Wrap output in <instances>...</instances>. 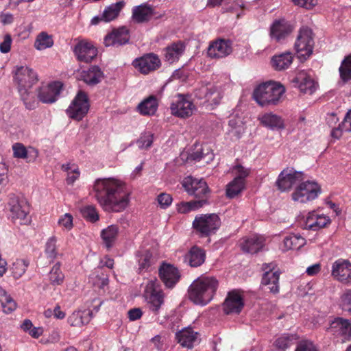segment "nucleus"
Returning <instances> with one entry per match:
<instances>
[{
	"label": "nucleus",
	"instance_id": "1",
	"mask_svg": "<svg viewBox=\"0 0 351 351\" xmlns=\"http://www.w3.org/2000/svg\"><path fill=\"white\" fill-rule=\"evenodd\" d=\"M94 196L106 212H121L130 203V191L121 180L99 178L93 184Z\"/></svg>",
	"mask_w": 351,
	"mask_h": 351
},
{
	"label": "nucleus",
	"instance_id": "2",
	"mask_svg": "<svg viewBox=\"0 0 351 351\" xmlns=\"http://www.w3.org/2000/svg\"><path fill=\"white\" fill-rule=\"evenodd\" d=\"M219 287L218 280L212 276H201L189 288V298L195 304L205 306L213 298Z\"/></svg>",
	"mask_w": 351,
	"mask_h": 351
},
{
	"label": "nucleus",
	"instance_id": "3",
	"mask_svg": "<svg viewBox=\"0 0 351 351\" xmlns=\"http://www.w3.org/2000/svg\"><path fill=\"white\" fill-rule=\"evenodd\" d=\"M285 92L280 83L267 82L258 85L253 92V98L261 106L277 105Z\"/></svg>",
	"mask_w": 351,
	"mask_h": 351
},
{
	"label": "nucleus",
	"instance_id": "4",
	"mask_svg": "<svg viewBox=\"0 0 351 351\" xmlns=\"http://www.w3.org/2000/svg\"><path fill=\"white\" fill-rule=\"evenodd\" d=\"M10 216L12 221L19 224H27L30 223L31 218L29 215L30 208L27 201L14 194L9 195L8 202Z\"/></svg>",
	"mask_w": 351,
	"mask_h": 351
},
{
	"label": "nucleus",
	"instance_id": "5",
	"mask_svg": "<svg viewBox=\"0 0 351 351\" xmlns=\"http://www.w3.org/2000/svg\"><path fill=\"white\" fill-rule=\"evenodd\" d=\"M221 226V220L216 214L197 215L193 221V228L202 237L215 234Z\"/></svg>",
	"mask_w": 351,
	"mask_h": 351
},
{
	"label": "nucleus",
	"instance_id": "6",
	"mask_svg": "<svg viewBox=\"0 0 351 351\" xmlns=\"http://www.w3.org/2000/svg\"><path fill=\"white\" fill-rule=\"evenodd\" d=\"M158 281L157 279L150 280L147 282L144 291L147 301V306L149 311L156 317L159 314L162 305L164 304V293L158 289Z\"/></svg>",
	"mask_w": 351,
	"mask_h": 351
},
{
	"label": "nucleus",
	"instance_id": "7",
	"mask_svg": "<svg viewBox=\"0 0 351 351\" xmlns=\"http://www.w3.org/2000/svg\"><path fill=\"white\" fill-rule=\"evenodd\" d=\"M14 73V82L17 85L19 93L24 94L25 90H30L38 81L36 73L28 66H16Z\"/></svg>",
	"mask_w": 351,
	"mask_h": 351
},
{
	"label": "nucleus",
	"instance_id": "8",
	"mask_svg": "<svg viewBox=\"0 0 351 351\" xmlns=\"http://www.w3.org/2000/svg\"><path fill=\"white\" fill-rule=\"evenodd\" d=\"M321 193L319 184L314 181L300 183L292 193V199L300 203H306L316 199Z\"/></svg>",
	"mask_w": 351,
	"mask_h": 351
},
{
	"label": "nucleus",
	"instance_id": "9",
	"mask_svg": "<svg viewBox=\"0 0 351 351\" xmlns=\"http://www.w3.org/2000/svg\"><path fill=\"white\" fill-rule=\"evenodd\" d=\"M313 46L314 40L311 29L306 27L300 28L294 45L299 57L304 59L309 57L313 52Z\"/></svg>",
	"mask_w": 351,
	"mask_h": 351
},
{
	"label": "nucleus",
	"instance_id": "10",
	"mask_svg": "<svg viewBox=\"0 0 351 351\" xmlns=\"http://www.w3.org/2000/svg\"><path fill=\"white\" fill-rule=\"evenodd\" d=\"M182 186L190 195L199 199H206L207 202L210 190L207 183L203 179H197L191 176L186 177L182 182Z\"/></svg>",
	"mask_w": 351,
	"mask_h": 351
},
{
	"label": "nucleus",
	"instance_id": "11",
	"mask_svg": "<svg viewBox=\"0 0 351 351\" xmlns=\"http://www.w3.org/2000/svg\"><path fill=\"white\" fill-rule=\"evenodd\" d=\"M89 108L87 95L83 91H79L67 108L66 114L70 118L80 121L87 114Z\"/></svg>",
	"mask_w": 351,
	"mask_h": 351
},
{
	"label": "nucleus",
	"instance_id": "12",
	"mask_svg": "<svg viewBox=\"0 0 351 351\" xmlns=\"http://www.w3.org/2000/svg\"><path fill=\"white\" fill-rule=\"evenodd\" d=\"M73 52L78 61L90 63L96 58L98 51L91 41L82 39L77 40Z\"/></svg>",
	"mask_w": 351,
	"mask_h": 351
},
{
	"label": "nucleus",
	"instance_id": "13",
	"mask_svg": "<svg viewBox=\"0 0 351 351\" xmlns=\"http://www.w3.org/2000/svg\"><path fill=\"white\" fill-rule=\"evenodd\" d=\"M170 109L173 115L185 119L193 114L195 106L188 97L178 94L171 104Z\"/></svg>",
	"mask_w": 351,
	"mask_h": 351
},
{
	"label": "nucleus",
	"instance_id": "14",
	"mask_svg": "<svg viewBox=\"0 0 351 351\" xmlns=\"http://www.w3.org/2000/svg\"><path fill=\"white\" fill-rule=\"evenodd\" d=\"M304 179L303 173L293 168H287L280 172L276 181V185L281 191H286L300 183Z\"/></svg>",
	"mask_w": 351,
	"mask_h": 351
},
{
	"label": "nucleus",
	"instance_id": "15",
	"mask_svg": "<svg viewBox=\"0 0 351 351\" xmlns=\"http://www.w3.org/2000/svg\"><path fill=\"white\" fill-rule=\"evenodd\" d=\"M132 65L140 73L146 75L159 69L161 66V62L157 55L149 53L136 58L133 61Z\"/></svg>",
	"mask_w": 351,
	"mask_h": 351
},
{
	"label": "nucleus",
	"instance_id": "16",
	"mask_svg": "<svg viewBox=\"0 0 351 351\" xmlns=\"http://www.w3.org/2000/svg\"><path fill=\"white\" fill-rule=\"evenodd\" d=\"M331 275L343 284H351V263L343 259L337 260L332 263Z\"/></svg>",
	"mask_w": 351,
	"mask_h": 351
},
{
	"label": "nucleus",
	"instance_id": "17",
	"mask_svg": "<svg viewBox=\"0 0 351 351\" xmlns=\"http://www.w3.org/2000/svg\"><path fill=\"white\" fill-rule=\"evenodd\" d=\"M327 330L333 335L342 337L343 341L351 338V323L347 319L335 318L330 322Z\"/></svg>",
	"mask_w": 351,
	"mask_h": 351
},
{
	"label": "nucleus",
	"instance_id": "18",
	"mask_svg": "<svg viewBox=\"0 0 351 351\" xmlns=\"http://www.w3.org/2000/svg\"><path fill=\"white\" fill-rule=\"evenodd\" d=\"M159 276L168 288H172L179 281L180 272L175 266L171 264L162 263L158 269Z\"/></svg>",
	"mask_w": 351,
	"mask_h": 351
},
{
	"label": "nucleus",
	"instance_id": "19",
	"mask_svg": "<svg viewBox=\"0 0 351 351\" xmlns=\"http://www.w3.org/2000/svg\"><path fill=\"white\" fill-rule=\"evenodd\" d=\"M232 51V42L229 40L218 39L210 44L208 56L212 58H223Z\"/></svg>",
	"mask_w": 351,
	"mask_h": 351
},
{
	"label": "nucleus",
	"instance_id": "20",
	"mask_svg": "<svg viewBox=\"0 0 351 351\" xmlns=\"http://www.w3.org/2000/svg\"><path fill=\"white\" fill-rule=\"evenodd\" d=\"M244 306L243 297L239 291H230L223 302V308L226 314H239Z\"/></svg>",
	"mask_w": 351,
	"mask_h": 351
},
{
	"label": "nucleus",
	"instance_id": "21",
	"mask_svg": "<svg viewBox=\"0 0 351 351\" xmlns=\"http://www.w3.org/2000/svg\"><path fill=\"white\" fill-rule=\"evenodd\" d=\"M62 88L60 82H54L47 86H42L38 92V98L40 101L45 104H51L57 100Z\"/></svg>",
	"mask_w": 351,
	"mask_h": 351
},
{
	"label": "nucleus",
	"instance_id": "22",
	"mask_svg": "<svg viewBox=\"0 0 351 351\" xmlns=\"http://www.w3.org/2000/svg\"><path fill=\"white\" fill-rule=\"evenodd\" d=\"M293 26L285 19H278L273 22L270 27V36L277 42H280L293 31Z\"/></svg>",
	"mask_w": 351,
	"mask_h": 351
},
{
	"label": "nucleus",
	"instance_id": "23",
	"mask_svg": "<svg viewBox=\"0 0 351 351\" xmlns=\"http://www.w3.org/2000/svg\"><path fill=\"white\" fill-rule=\"evenodd\" d=\"M136 257L138 258V271L139 274L149 271L158 260L156 254L150 250L145 249L138 251Z\"/></svg>",
	"mask_w": 351,
	"mask_h": 351
},
{
	"label": "nucleus",
	"instance_id": "24",
	"mask_svg": "<svg viewBox=\"0 0 351 351\" xmlns=\"http://www.w3.org/2000/svg\"><path fill=\"white\" fill-rule=\"evenodd\" d=\"M291 83L304 93L312 94L316 89V83L305 71L299 72Z\"/></svg>",
	"mask_w": 351,
	"mask_h": 351
},
{
	"label": "nucleus",
	"instance_id": "25",
	"mask_svg": "<svg viewBox=\"0 0 351 351\" xmlns=\"http://www.w3.org/2000/svg\"><path fill=\"white\" fill-rule=\"evenodd\" d=\"M129 39L128 29L125 27H121L106 35L104 38V44L106 47L121 46L127 43Z\"/></svg>",
	"mask_w": 351,
	"mask_h": 351
},
{
	"label": "nucleus",
	"instance_id": "26",
	"mask_svg": "<svg viewBox=\"0 0 351 351\" xmlns=\"http://www.w3.org/2000/svg\"><path fill=\"white\" fill-rule=\"evenodd\" d=\"M13 156L17 158L27 159V162H34L38 156V151L34 147H26L22 143H15L12 146Z\"/></svg>",
	"mask_w": 351,
	"mask_h": 351
},
{
	"label": "nucleus",
	"instance_id": "27",
	"mask_svg": "<svg viewBox=\"0 0 351 351\" xmlns=\"http://www.w3.org/2000/svg\"><path fill=\"white\" fill-rule=\"evenodd\" d=\"M330 222V220L328 217L312 211L308 213L305 225L306 228L315 231L325 227Z\"/></svg>",
	"mask_w": 351,
	"mask_h": 351
},
{
	"label": "nucleus",
	"instance_id": "28",
	"mask_svg": "<svg viewBox=\"0 0 351 351\" xmlns=\"http://www.w3.org/2000/svg\"><path fill=\"white\" fill-rule=\"evenodd\" d=\"M185 49L184 45L181 42L174 43L167 47L164 50L165 61L171 64L179 60Z\"/></svg>",
	"mask_w": 351,
	"mask_h": 351
},
{
	"label": "nucleus",
	"instance_id": "29",
	"mask_svg": "<svg viewBox=\"0 0 351 351\" xmlns=\"http://www.w3.org/2000/svg\"><path fill=\"white\" fill-rule=\"evenodd\" d=\"M206 259V252L198 246H193L186 255V260L191 267H197L202 265Z\"/></svg>",
	"mask_w": 351,
	"mask_h": 351
},
{
	"label": "nucleus",
	"instance_id": "30",
	"mask_svg": "<svg viewBox=\"0 0 351 351\" xmlns=\"http://www.w3.org/2000/svg\"><path fill=\"white\" fill-rule=\"evenodd\" d=\"M197 333L191 328H184L176 332L178 342L183 347L191 348L197 339Z\"/></svg>",
	"mask_w": 351,
	"mask_h": 351
},
{
	"label": "nucleus",
	"instance_id": "31",
	"mask_svg": "<svg viewBox=\"0 0 351 351\" xmlns=\"http://www.w3.org/2000/svg\"><path fill=\"white\" fill-rule=\"evenodd\" d=\"M293 60L292 53L286 51L272 57L271 63L272 66L277 71H282L288 69Z\"/></svg>",
	"mask_w": 351,
	"mask_h": 351
},
{
	"label": "nucleus",
	"instance_id": "32",
	"mask_svg": "<svg viewBox=\"0 0 351 351\" xmlns=\"http://www.w3.org/2000/svg\"><path fill=\"white\" fill-rule=\"evenodd\" d=\"M92 317L90 310L77 311L73 312L68 318V323L75 327H80L89 323Z\"/></svg>",
	"mask_w": 351,
	"mask_h": 351
},
{
	"label": "nucleus",
	"instance_id": "33",
	"mask_svg": "<svg viewBox=\"0 0 351 351\" xmlns=\"http://www.w3.org/2000/svg\"><path fill=\"white\" fill-rule=\"evenodd\" d=\"M83 81L90 86L96 85L104 78L103 72L97 66H92L82 75Z\"/></svg>",
	"mask_w": 351,
	"mask_h": 351
},
{
	"label": "nucleus",
	"instance_id": "34",
	"mask_svg": "<svg viewBox=\"0 0 351 351\" xmlns=\"http://www.w3.org/2000/svg\"><path fill=\"white\" fill-rule=\"evenodd\" d=\"M280 272L276 270L274 272L265 271L262 278V284L268 286L271 293H277L279 291Z\"/></svg>",
	"mask_w": 351,
	"mask_h": 351
},
{
	"label": "nucleus",
	"instance_id": "35",
	"mask_svg": "<svg viewBox=\"0 0 351 351\" xmlns=\"http://www.w3.org/2000/svg\"><path fill=\"white\" fill-rule=\"evenodd\" d=\"M153 14L152 6L147 4H142L133 9L132 17L138 23L148 21Z\"/></svg>",
	"mask_w": 351,
	"mask_h": 351
},
{
	"label": "nucleus",
	"instance_id": "36",
	"mask_svg": "<svg viewBox=\"0 0 351 351\" xmlns=\"http://www.w3.org/2000/svg\"><path fill=\"white\" fill-rule=\"evenodd\" d=\"M141 114L143 115H153L157 110L158 102L154 96H149L138 106Z\"/></svg>",
	"mask_w": 351,
	"mask_h": 351
},
{
	"label": "nucleus",
	"instance_id": "37",
	"mask_svg": "<svg viewBox=\"0 0 351 351\" xmlns=\"http://www.w3.org/2000/svg\"><path fill=\"white\" fill-rule=\"evenodd\" d=\"M228 132L239 138L245 132V126L243 119L241 117L232 116L228 121Z\"/></svg>",
	"mask_w": 351,
	"mask_h": 351
},
{
	"label": "nucleus",
	"instance_id": "38",
	"mask_svg": "<svg viewBox=\"0 0 351 351\" xmlns=\"http://www.w3.org/2000/svg\"><path fill=\"white\" fill-rule=\"evenodd\" d=\"M205 204H206V201L204 199L187 202H182L176 205V209L179 213L184 214L202 208Z\"/></svg>",
	"mask_w": 351,
	"mask_h": 351
},
{
	"label": "nucleus",
	"instance_id": "39",
	"mask_svg": "<svg viewBox=\"0 0 351 351\" xmlns=\"http://www.w3.org/2000/svg\"><path fill=\"white\" fill-rule=\"evenodd\" d=\"M261 123L271 129H282L284 128L283 121L280 117L273 113H267L261 118Z\"/></svg>",
	"mask_w": 351,
	"mask_h": 351
},
{
	"label": "nucleus",
	"instance_id": "40",
	"mask_svg": "<svg viewBox=\"0 0 351 351\" xmlns=\"http://www.w3.org/2000/svg\"><path fill=\"white\" fill-rule=\"evenodd\" d=\"M0 304L5 313H10L16 308V302L1 287H0Z\"/></svg>",
	"mask_w": 351,
	"mask_h": 351
},
{
	"label": "nucleus",
	"instance_id": "41",
	"mask_svg": "<svg viewBox=\"0 0 351 351\" xmlns=\"http://www.w3.org/2000/svg\"><path fill=\"white\" fill-rule=\"evenodd\" d=\"M53 45V39L51 35L45 32L39 33L34 42V47L39 51L50 48Z\"/></svg>",
	"mask_w": 351,
	"mask_h": 351
},
{
	"label": "nucleus",
	"instance_id": "42",
	"mask_svg": "<svg viewBox=\"0 0 351 351\" xmlns=\"http://www.w3.org/2000/svg\"><path fill=\"white\" fill-rule=\"evenodd\" d=\"M124 5L125 2L123 1H120L110 5L104 11L102 19L106 22L114 20L119 15Z\"/></svg>",
	"mask_w": 351,
	"mask_h": 351
},
{
	"label": "nucleus",
	"instance_id": "43",
	"mask_svg": "<svg viewBox=\"0 0 351 351\" xmlns=\"http://www.w3.org/2000/svg\"><path fill=\"white\" fill-rule=\"evenodd\" d=\"M245 181L234 179L226 186V195L230 198H234L245 189Z\"/></svg>",
	"mask_w": 351,
	"mask_h": 351
},
{
	"label": "nucleus",
	"instance_id": "44",
	"mask_svg": "<svg viewBox=\"0 0 351 351\" xmlns=\"http://www.w3.org/2000/svg\"><path fill=\"white\" fill-rule=\"evenodd\" d=\"M340 77L344 82L351 80V56L344 58L339 69Z\"/></svg>",
	"mask_w": 351,
	"mask_h": 351
},
{
	"label": "nucleus",
	"instance_id": "45",
	"mask_svg": "<svg viewBox=\"0 0 351 351\" xmlns=\"http://www.w3.org/2000/svg\"><path fill=\"white\" fill-rule=\"evenodd\" d=\"M49 278L51 283L53 285H59L63 282L64 276L60 270V265L56 263L51 269L49 274Z\"/></svg>",
	"mask_w": 351,
	"mask_h": 351
},
{
	"label": "nucleus",
	"instance_id": "46",
	"mask_svg": "<svg viewBox=\"0 0 351 351\" xmlns=\"http://www.w3.org/2000/svg\"><path fill=\"white\" fill-rule=\"evenodd\" d=\"M19 94L27 109L33 110L38 106V102L35 98V95L30 90H25L24 94L23 93H19Z\"/></svg>",
	"mask_w": 351,
	"mask_h": 351
},
{
	"label": "nucleus",
	"instance_id": "47",
	"mask_svg": "<svg viewBox=\"0 0 351 351\" xmlns=\"http://www.w3.org/2000/svg\"><path fill=\"white\" fill-rule=\"evenodd\" d=\"M222 95L219 90L215 86L208 84V93L206 102L210 105H217L219 104Z\"/></svg>",
	"mask_w": 351,
	"mask_h": 351
},
{
	"label": "nucleus",
	"instance_id": "48",
	"mask_svg": "<svg viewBox=\"0 0 351 351\" xmlns=\"http://www.w3.org/2000/svg\"><path fill=\"white\" fill-rule=\"evenodd\" d=\"M239 248L245 254H254L263 248V243H239Z\"/></svg>",
	"mask_w": 351,
	"mask_h": 351
},
{
	"label": "nucleus",
	"instance_id": "49",
	"mask_svg": "<svg viewBox=\"0 0 351 351\" xmlns=\"http://www.w3.org/2000/svg\"><path fill=\"white\" fill-rule=\"evenodd\" d=\"M28 263L24 260H18L12 265V273L15 278H19L25 272Z\"/></svg>",
	"mask_w": 351,
	"mask_h": 351
},
{
	"label": "nucleus",
	"instance_id": "50",
	"mask_svg": "<svg viewBox=\"0 0 351 351\" xmlns=\"http://www.w3.org/2000/svg\"><path fill=\"white\" fill-rule=\"evenodd\" d=\"M82 216L90 222H95L99 220V215L95 206L89 205L81 210Z\"/></svg>",
	"mask_w": 351,
	"mask_h": 351
},
{
	"label": "nucleus",
	"instance_id": "51",
	"mask_svg": "<svg viewBox=\"0 0 351 351\" xmlns=\"http://www.w3.org/2000/svg\"><path fill=\"white\" fill-rule=\"evenodd\" d=\"M119 228L117 226L110 225L101 231V237L104 241H111L117 239Z\"/></svg>",
	"mask_w": 351,
	"mask_h": 351
},
{
	"label": "nucleus",
	"instance_id": "52",
	"mask_svg": "<svg viewBox=\"0 0 351 351\" xmlns=\"http://www.w3.org/2000/svg\"><path fill=\"white\" fill-rule=\"evenodd\" d=\"M154 134L151 132H145L140 136L137 145L140 149H148L152 145Z\"/></svg>",
	"mask_w": 351,
	"mask_h": 351
},
{
	"label": "nucleus",
	"instance_id": "53",
	"mask_svg": "<svg viewBox=\"0 0 351 351\" xmlns=\"http://www.w3.org/2000/svg\"><path fill=\"white\" fill-rule=\"evenodd\" d=\"M232 172L235 175L234 179L245 182V178L250 174V169L245 168L241 165H237L233 167Z\"/></svg>",
	"mask_w": 351,
	"mask_h": 351
},
{
	"label": "nucleus",
	"instance_id": "54",
	"mask_svg": "<svg viewBox=\"0 0 351 351\" xmlns=\"http://www.w3.org/2000/svg\"><path fill=\"white\" fill-rule=\"evenodd\" d=\"M295 351H319V349L313 341L302 340L298 343Z\"/></svg>",
	"mask_w": 351,
	"mask_h": 351
},
{
	"label": "nucleus",
	"instance_id": "55",
	"mask_svg": "<svg viewBox=\"0 0 351 351\" xmlns=\"http://www.w3.org/2000/svg\"><path fill=\"white\" fill-rule=\"evenodd\" d=\"M45 252L49 262H53L54 259L60 254L58 252L55 243H47Z\"/></svg>",
	"mask_w": 351,
	"mask_h": 351
},
{
	"label": "nucleus",
	"instance_id": "56",
	"mask_svg": "<svg viewBox=\"0 0 351 351\" xmlns=\"http://www.w3.org/2000/svg\"><path fill=\"white\" fill-rule=\"evenodd\" d=\"M292 338L289 335H283L279 337L275 341V346L282 350L289 347Z\"/></svg>",
	"mask_w": 351,
	"mask_h": 351
},
{
	"label": "nucleus",
	"instance_id": "57",
	"mask_svg": "<svg viewBox=\"0 0 351 351\" xmlns=\"http://www.w3.org/2000/svg\"><path fill=\"white\" fill-rule=\"evenodd\" d=\"M58 224L66 230H70L73 227V217L69 213L62 215L58 220Z\"/></svg>",
	"mask_w": 351,
	"mask_h": 351
},
{
	"label": "nucleus",
	"instance_id": "58",
	"mask_svg": "<svg viewBox=\"0 0 351 351\" xmlns=\"http://www.w3.org/2000/svg\"><path fill=\"white\" fill-rule=\"evenodd\" d=\"M158 202L163 209L168 208L172 203V197L169 194L162 193L157 197Z\"/></svg>",
	"mask_w": 351,
	"mask_h": 351
},
{
	"label": "nucleus",
	"instance_id": "59",
	"mask_svg": "<svg viewBox=\"0 0 351 351\" xmlns=\"http://www.w3.org/2000/svg\"><path fill=\"white\" fill-rule=\"evenodd\" d=\"M343 308L351 313V289L347 290L341 297Z\"/></svg>",
	"mask_w": 351,
	"mask_h": 351
},
{
	"label": "nucleus",
	"instance_id": "60",
	"mask_svg": "<svg viewBox=\"0 0 351 351\" xmlns=\"http://www.w3.org/2000/svg\"><path fill=\"white\" fill-rule=\"evenodd\" d=\"M12 44V38L10 34L5 35L3 42L0 43V51L3 53L10 51Z\"/></svg>",
	"mask_w": 351,
	"mask_h": 351
},
{
	"label": "nucleus",
	"instance_id": "61",
	"mask_svg": "<svg viewBox=\"0 0 351 351\" xmlns=\"http://www.w3.org/2000/svg\"><path fill=\"white\" fill-rule=\"evenodd\" d=\"M292 1L301 7L311 9L317 4V0H292Z\"/></svg>",
	"mask_w": 351,
	"mask_h": 351
},
{
	"label": "nucleus",
	"instance_id": "62",
	"mask_svg": "<svg viewBox=\"0 0 351 351\" xmlns=\"http://www.w3.org/2000/svg\"><path fill=\"white\" fill-rule=\"evenodd\" d=\"M208 93V85H204L195 90V96L199 99H204L206 101Z\"/></svg>",
	"mask_w": 351,
	"mask_h": 351
},
{
	"label": "nucleus",
	"instance_id": "63",
	"mask_svg": "<svg viewBox=\"0 0 351 351\" xmlns=\"http://www.w3.org/2000/svg\"><path fill=\"white\" fill-rule=\"evenodd\" d=\"M242 8L241 4L238 2L233 1L230 5H227L225 8H223L224 12H232L236 13L237 17L240 16V14L237 13L238 10Z\"/></svg>",
	"mask_w": 351,
	"mask_h": 351
},
{
	"label": "nucleus",
	"instance_id": "64",
	"mask_svg": "<svg viewBox=\"0 0 351 351\" xmlns=\"http://www.w3.org/2000/svg\"><path fill=\"white\" fill-rule=\"evenodd\" d=\"M341 128L346 132H351V109L347 112L343 121L341 123Z\"/></svg>",
	"mask_w": 351,
	"mask_h": 351
}]
</instances>
